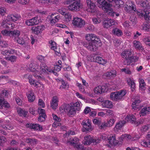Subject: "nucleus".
Segmentation results:
<instances>
[{"instance_id":"9d476101","label":"nucleus","mask_w":150,"mask_h":150,"mask_svg":"<svg viewBox=\"0 0 150 150\" xmlns=\"http://www.w3.org/2000/svg\"><path fill=\"white\" fill-rule=\"evenodd\" d=\"M141 5L144 8L143 11L146 12V14H148V15L145 16V18H150V3H149L148 1H143L141 4Z\"/></svg>"},{"instance_id":"6ab92c4d","label":"nucleus","mask_w":150,"mask_h":150,"mask_svg":"<svg viewBox=\"0 0 150 150\" xmlns=\"http://www.w3.org/2000/svg\"><path fill=\"white\" fill-rule=\"evenodd\" d=\"M150 112V107H145L142 108L139 112L140 116H145Z\"/></svg>"},{"instance_id":"bb28decb","label":"nucleus","mask_w":150,"mask_h":150,"mask_svg":"<svg viewBox=\"0 0 150 150\" xmlns=\"http://www.w3.org/2000/svg\"><path fill=\"white\" fill-rule=\"evenodd\" d=\"M105 86H99L95 88L94 90V91L95 93L96 94H101L105 92Z\"/></svg>"},{"instance_id":"c85d7f7f","label":"nucleus","mask_w":150,"mask_h":150,"mask_svg":"<svg viewBox=\"0 0 150 150\" xmlns=\"http://www.w3.org/2000/svg\"><path fill=\"white\" fill-rule=\"evenodd\" d=\"M116 71L115 70H112L111 72H108L104 74L103 76L107 78H110L115 77L116 75Z\"/></svg>"},{"instance_id":"f257e3e1","label":"nucleus","mask_w":150,"mask_h":150,"mask_svg":"<svg viewBox=\"0 0 150 150\" xmlns=\"http://www.w3.org/2000/svg\"><path fill=\"white\" fill-rule=\"evenodd\" d=\"M124 9L127 12H130V11L133 10L135 12H136L137 14L140 17H143L144 16L145 19L148 21L149 22L150 21V18L148 19V18H145V16L148 15V14H146V12H142L141 10H139V11H136L135 5L131 1H127L125 5Z\"/></svg>"},{"instance_id":"5701e85b","label":"nucleus","mask_w":150,"mask_h":150,"mask_svg":"<svg viewBox=\"0 0 150 150\" xmlns=\"http://www.w3.org/2000/svg\"><path fill=\"white\" fill-rule=\"evenodd\" d=\"M37 18L36 17H34L30 19L27 20L25 21V23L28 26H32L37 24L38 22Z\"/></svg>"},{"instance_id":"de8ad7c7","label":"nucleus","mask_w":150,"mask_h":150,"mask_svg":"<svg viewBox=\"0 0 150 150\" xmlns=\"http://www.w3.org/2000/svg\"><path fill=\"white\" fill-rule=\"evenodd\" d=\"M51 49L54 50L56 55L58 56H59L61 54L60 53V51L59 50H57V49L56 47L53 46L52 47H51Z\"/></svg>"},{"instance_id":"72a5a7b5","label":"nucleus","mask_w":150,"mask_h":150,"mask_svg":"<svg viewBox=\"0 0 150 150\" xmlns=\"http://www.w3.org/2000/svg\"><path fill=\"white\" fill-rule=\"evenodd\" d=\"M96 62L99 64L103 65L106 64V61L102 57L98 56L96 58Z\"/></svg>"},{"instance_id":"f3484780","label":"nucleus","mask_w":150,"mask_h":150,"mask_svg":"<svg viewBox=\"0 0 150 150\" xmlns=\"http://www.w3.org/2000/svg\"><path fill=\"white\" fill-rule=\"evenodd\" d=\"M126 123V121L124 120L119 121L116 124L114 128V131L117 132L119 130H121Z\"/></svg>"},{"instance_id":"0e129e2a","label":"nucleus","mask_w":150,"mask_h":150,"mask_svg":"<svg viewBox=\"0 0 150 150\" xmlns=\"http://www.w3.org/2000/svg\"><path fill=\"white\" fill-rule=\"evenodd\" d=\"M0 45L2 47H6L7 45V42L4 41H0Z\"/></svg>"},{"instance_id":"412c9836","label":"nucleus","mask_w":150,"mask_h":150,"mask_svg":"<svg viewBox=\"0 0 150 150\" xmlns=\"http://www.w3.org/2000/svg\"><path fill=\"white\" fill-rule=\"evenodd\" d=\"M58 98L57 96H54L50 103V106L54 109H56L58 105Z\"/></svg>"},{"instance_id":"ea45409f","label":"nucleus","mask_w":150,"mask_h":150,"mask_svg":"<svg viewBox=\"0 0 150 150\" xmlns=\"http://www.w3.org/2000/svg\"><path fill=\"white\" fill-rule=\"evenodd\" d=\"M112 33L117 36H120L122 34V31L119 29L115 28L113 29L112 31Z\"/></svg>"},{"instance_id":"69168bd1","label":"nucleus","mask_w":150,"mask_h":150,"mask_svg":"<svg viewBox=\"0 0 150 150\" xmlns=\"http://www.w3.org/2000/svg\"><path fill=\"white\" fill-rule=\"evenodd\" d=\"M61 67L58 64L56 65L54 67V70L57 71H59L61 70Z\"/></svg>"},{"instance_id":"39448f33","label":"nucleus","mask_w":150,"mask_h":150,"mask_svg":"<svg viewBox=\"0 0 150 150\" xmlns=\"http://www.w3.org/2000/svg\"><path fill=\"white\" fill-rule=\"evenodd\" d=\"M112 6V5L108 3L105 1L103 5L100 7H101L103 10H105V11H106V12L108 14L112 17H113L114 16V14H115V13L113 11L112 8H110Z\"/></svg>"},{"instance_id":"dca6fc26","label":"nucleus","mask_w":150,"mask_h":150,"mask_svg":"<svg viewBox=\"0 0 150 150\" xmlns=\"http://www.w3.org/2000/svg\"><path fill=\"white\" fill-rule=\"evenodd\" d=\"M81 7V4H77L76 2H74L72 4L68 6V8L69 10L75 11L79 10Z\"/></svg>"},{"instance_id":"3c124183","label":"nucleus","mask_w":150,"mask_h":150,"mask_svg":"<svg viewBox=\"0 0 150 150\" xmlns=\"http://www.w3.org/2000/svg\"><path fill=\"white\" fill-rule=\"evenodd\" d=\"M15 100L17 104L19 105H21L22 104V101L21 99L18 97H16L15 98Z\"/></svg>"},{"instance_id":"bf43d9fd","label":"nucleus","mask_w":150,"mask_h":150,"mask_svg":"<svg viewBox=\"0 0 150 150\" xmlns=\"http://www.w3.org/2000/svg\"><path fill=\"white\" fill-rule=\"evenodd\" d=\"M4 100L3 98L0 97V109H1L3 108Z\"/></svg>"},{"instance_id":"13d9d810","label":"nucleus","mask_w":150,"mask_h":150,"mask_svg":"<svg viewBox=\"0 0 150 150\" xmlns=\"http://www.w3.org/2000/svg\"><path fill=\"white\" fill-rule=\"evenodd\" d=\"M106 114L109 116H113L114 115L113 112L110 110H106Z\"/></svg>"},{"instance_id":"864d4df0","label":"nucleus","mask_w":150,"mask_h":150,"mask_svg":"<svg viewBox=\"0 0 150 150\" xmlns=\"http://www.w3.org/2000/svg\"><path fill=\"white\" fill-rule=\"evenodd\" d=\"M18 2L23 5L27 4L29 3V0H18Z\"/></svg>"},{"instance_id":"680f3d73","label":"nucleus","mask_w":150,"mask_h":150,"mask_svg":"<svg viewBox=\"0 0 150 150\" xmlns=\"http://www.w3.org/2000/svg\"><path fill=\"white\" fill-rule=\"evenodd\" d=\"M115 3L116 4L120 6L124 4V2L121 0H116Z\"/></svg>"},{"instance_id":"20e7f679","label":"nucleus","mask_w":150,"mask_h":150,"mask_svg":"<svg viewBox=\"0 0 150 150\" xmlns=\"http://www.w3.org/2000/svg\"><path fill=\"white\" fill-rule=\"evenodd\" d=\"M125 136L124 135H122L120 138V141H118L116 140L115 135L111 134L110 135L108 138V140L110 144H113L115 145H121L122 143V141L124 139Z\"/></svg>"},{"instance_id":"49530a36","label":"nucleus","mask_w":150,"mask_h":150,"mask_svg":"<svg viewBox=\"0 0 150 150\" xmlns=\"http://www.w3.org/2000/svg\"><path fill=\"white\" fill-rule=\"evenodd\" d=\"M93 27V26L92 25L87 24L86 25L85 29L87 31H90L92 30Z\"/></svg>"},{"instance_id":"6e6552de","label":"nucleus","mask_w":150,"mask_h":150,"mask_svg":"<svg viewBox=\"0 0 150 150\" xmlns=\"http://www.w3.org/2000/svg\"><path fill=\"white\" fill-rule=\"evenodd\" d=\"M64 111L67 113L69 115H74L76 114L77 110L72 105L70 106L67 104H65L63 106Z\"/></svg>"},{"instance_id":"473e14b6","label":"nucleus","mask_w":150,"mask_h":150,"mask_svg":"<svg viewBox=\"0 0 150 150\" xmlns=\"http://www.w3.org/2000/svg\"><path fill=\"white\" fill-rule=\"evenodd\" d=\"M147 141L143 142L142 143V145L145 147H150V134L147 135Z\"/></svg>"},{"instance_id":"e433bc0d","label":"nucleus","mask_w":150,"mask_h":150,"mask_svg":"<svg viewBox=\"0 0 150 150\" xmlns=\"http://www.w3.org/2000/svg\"><path fill=\"white\" fill-rule=\"evenodd\" d=\"M79 139L76 137H75L73 139H70L69 142L71 145H75L79 142Z\"/></svg>"},{"instance_id":"a211bd4d","label":"nucleus","mask_w":150,"mask_h":150,"mask_svg":"<svg viewBox=\"0 0 150 150\" xmlns=\"http://www.w3.org/2000/svg\"><path fill=\"white\" fill-rule=\"evenodd\" d=\"M86 4L88 9L91 10V12H94L96 10V7L95 4L92 2L91 0H86Z\"/></svg>"},{"instance_id":"c9c22d12","label":"nucleus","mask_w":150,"mask_h":150,"mask_svg":"<svg viewBox=\"0 0 150 150\" xmlns=\"http://www.w3.org/2000/svg\"><path fill=\"white\" fill-rule=\"evenodd\" d=\"M26 142L28 143L33 144H36L38 142V140L35 139L31 138H28L26 139Z\"/></svg>"},{"instance_id":"c03bdc74","label":"nucleus","mask_w":150,"mask_h":150,"mask_svg":"<svg viewBox=\"0 0 150 150\" xmlns=\"http://www.w3.org/2000/svg\"><path fill=\"white\" fill-rule=\"evenodd\" d=\"M46 117V115H40L39 117H38V121L41 122H42L44 121L45 120V118Z\"/></svg>"},{"instance_id":"f8f14e48","label":"nucleus","mask_w":150,"mask_h":150,"mask_svg":"<svg viewBox=\"0 0 150 150\" xmlns=\"http://www.w3.org/2000/svg\"><path fill=\"white\" fill-rule=\"evenodd\" d=\"M81 124L83 125V128L82 129L83 132L90 131L92 130L93 128L91 125L89 120L86 121L83 120Z\"/></svg>"},{"instance_id":"a18cd8bd","label":"nucleus","mask_w":150,"mask_h":150,"mask_svg":"<svg viewBox=\"0 0 150 150\" xmlns=\"http://www.w3.org/2000/svg\"><path fill=\"white\" fill-rule=\"evenodd\" d=\"M107 125V123L101 122L100 123V124H99L98 126V127L100 129H103L105 128L106 127H108Z\"/></svg>"},{"instance_id":"79ce46f5","label":"nucleus","mask_w":150,"mask_h":150,"mask_svg":"<svg viewBox=\"0 0 150 150\" xmlns=\"http://www.w3.org/2000/svg\"><path fill=\"white\" fill-rule=\"evenodd\" d=\"M76 109L77 111L79 110L81 108L80 104L79 102H77L76 103H74L72 105Z\"/></svg>"},{"instance_id":"a878e982","label":"nucleus","mask_w":150,"mask_h":150,"mask_svg":"<svg viewBox=\"0 0 150 150\" xmlns=\"http://www.w3.org/2000/svg\"><path fill=\"white\" fill-rule=\"evenodd\" d=\"M52 116L54 120H55V122L52 124V126L54 127H57V126L61 125L60 122L61 120L60 118L58 117L56 115L52 114Z\"/></svg>"},{"instance_id":"cd10ccee","label":"nucleus","mask_w":150,"mask_h":150,"mask_svg":"<svg viewBox=\"0 0 150 150\" xmlns=\"http://www.w3.org/2000/svg\"><path fill=\"white\" fill-rule=\"evenodd\" d=\"M102 105L103 107L109 108H111L113 106L112 102L109 100L104 101L102 103Z\"/></svg>"},{"instance_id":"37998d69","label":"nucleus","mask_w":150,"mask_h":150,"mask_svg":"<svg viewBox=\"0 0 150 150\" xmlns=\"http://www.w3.org/2000/svg\"><path fill=\"white\" fill-rule=\"evenodd\" d=\"M16 57L15 56H11L9 57H7L6 58V59L10 61L11 62H14L16 61Z\"/></svg>"},{"instance_id":"2f4dec72","label":"nucleus","mask_w":150,"mask_h":150,"mask_svg":"<svg viewBox=\"0 0 150 150\" xmlns=\"http://www.w3.org/2000/svg\"><path fill=\"white\" fill-rule=\"evenodd\" d=\"M17 112L18 114L21 116L26 117L27 116L28 112L23 109L19 108L18 109Z\"/></svg>"},{"instance_id":"c756f323","label":"nucleus","mask_w":150,"mask_h":150,"mask_svg":"<svg viewBox=\"0 0 150 150\" xmlns=\"http://www.w3.org/2000/svg\"><path fill=\"white\" fill-rule=\"evenodd\" d=\"M27 96L28 101L29 102H33L34 100L35 96H34L32 91L29 92V93L27 94Z\"/></svg>"},{"instance_id":"0eeeda50","label":"nucleus","mask_w":150,"mask_h":150,"mask_svg":"<svg viewBox=\"0 0 150 150\" xmlns=\"http://www.w3.org/2000/svg\"><path fill=\"white\" fill-rule=\"evenodd\" d=\"M86 39L88 41L91 40L90 42H93L97 44H101V41L99 38L93 34H88L86 35L85 36Z\"/></svg>"},{"instance_id":"2eb2a0df","label":"nucleus","mask_w":150,"mask_h":150,"mask_svg":"<svg viewBox=\"0 0 150 150\" xmlns=\"http://www.w3.org/2000/svg\"><path fill=\"white\" fill-rule=\"evenodd\" d=\"M45 27L43 25H38L32 28V30L33 32L35 34H38L41 32L45 29Z\"/></svg>"},{"instance_id":"4d7b16f0","label":"nucleus","mask_w":150,"mask_h":150,"mask_svg":"<svg viewBox=\"0 0 150 150\" xmlns=\"http://www.w3.org/2000/svg\"><path fill=\"white\" fill-rule=\"evenodd\" d=\"M93 121L94 124L98 125V126L99 125V124H100V123L101 122L100 120L97 118L94 119L93 120Z\"/></svg>"},{"instance_id":"a19ab883","label":"nucleus","mask_w":150,"mask_h":150,"mask_svg":"<svg viewBox=\"0 0 150 150\" xmlns=\"http://www.w3.org/2000/svg\"><path fill=\"white\" fill-rule=\"evenodd\" d=\"M13 39L15 41L17 42L18 44L20 45H23L25 43L24 41L22 38L18 37V38H14Z\"/></svg>"},{"instance_id":"6e6d98bb","label":"nucleus","mask_w":150,"mask_h":150,"mask_svg":"<svg viewBox=\"0 0 150 150\" xmlns=\"http://www.w3.org/2000/svg\"><path fill=\"white\" fill-rule=\"evenodd\" d=\"M6 8L4 7H1L0 8V13L2 16H4L6 11Z\"/></svg>"},{"instance_id":"9b49d317","label":"nucleus","mask_w":150,"mask_h":150,"mask_svg":"<svg viewBox=\"0 0 150 150\" xmlns=\"http://www.w3.org/2000/svg\"><path fill=\"white\" fill-rule=\"evenodd\" d=\"M84 140L85 141V144L89 145L93 143L94 145H96L99 143L100 142V140L98 138L94 139L91 137L90 136L84 137Z\"/></svg>"},{"instance_id":"8fccbe9b","label":"nucleus","mask_w":150,"mask_h":150,"mask_svg":"<svg viewBox=\"0 0 150 150\" xmlns=\"http://www.w3.org/2000/svg\"><path fill=\"white\" fill-rule=\"evenodd\" d=\"M115 122V120L114 119H110L109 120L107 121V123L108 127L111 126L113 125Z\"/></svg>"},{"instance_id":"ddd939ff","label":"nucleus","mask_w":150,"mask_h":150,"mask_svg":"<svg viewBox=\"0 0 150 150\" xmlns=\"http://www.w3.org/2000/svg\"><path fill=\"white\" fill-rule=\"evenodd\" d=\"M127 120L130 122L134 124L136 126H137L142 123V121H137L135 116L134 115H129L127 117Z\"/></svg>"},{"instance_id":"603ef678","label":"nucleus","mask_w":150,"mask_h":150,"mask_svg":"<svg viewBox=\"0 0 150 150\" xmlns=\"http://www.w3.org/2000/svg\"><path fill=\"white\" fill-rule=\"evenodd\" d=\"M14 17L15 16L14 15H11L8 16H7V19L9 21H16V20L14 18Z\"/></svg>"},{"instance_id":"7c9ffc66","label":"nucleus","mask_w":150,"mask_h":150,"mask_svg":"<svg viewBox=\"0 0 150 150\" xmlns=\"http://www.w3.org/2000/svg\"><path fill=\"white\" fill-rule=\"evenodd\" d=\"M134 47L137 49L142 50L144 49L141 44L139 41L135 40L133 42Z\"/></svg>"},{"instance_id":"7ed1b4c3","label":"nucleus","mask_w":150,"mask_h":150,"mask_svg":"<svg viewBox=\"0 0 150 150\" xmlns=\"http://www.w3.org/2000/svg\"><path fill=\"white\" fill-rule=\"evenodd\" d=\"M126 93V91L125 90L112 92L110 94V98L112 100L115 101L121 100Z\"/></svg>"},{"instance_id":"aec40b11","label":"nucleus","mask_w":150,"mask_h":150,"mask_svg":"<svg viewBox=\"0 0 150 150\" xmlns=\"http://www.w3.org/2000/svg\"><path fill=\"white\" fill-rule=\"evenodd\" d=\"M60 19L59 16L57 15V13L52 14L50 18V23L52 24H54L58 22Z\"/></svg>"},{"instance_id":"4be33fe9","label":"nucleus","mask_w":150,"mask_h":150,"mask_svg":"<svg viewBox=\"0 0 150 150\" xmlns=\"http://www.w3.org/2000/svg\"><path fill=\"white\" fill-rule=\"evenodd\" d=\"M20 32L18 30L9 31L8 36L14 38H18L20 35Z\"/></svg>"},{"instance_id":"f704fd0d","label":"nucleus","mask_w":150,"mask_h":150,"mask_svg":"<svg viewBox=\"0 0 150 150\" xmlns=\"http://www.w3.org/2000/svg\"><path fill=\"white\" fill-rule=\"evenodd\" d=\"M127 82L130 86L132 91H133L135 89V84L134 81L132 80L131 78H129L127 80Z\"/></svg>"},{"instance_id":"393cba45","label":"nucleus","mask_w":150,"mask_h":150,"mask_svg":"<svg viewBox=\"0 0 150 150\" xmlns=\"http://www.w3.org/2000/svg\"><path fill=\"white\" fill-rule=\"evenodd\" d=\"M30 71L33 73V76L36 78L38 79V80H44L45 78L44 77H41V76L39 75V71L37 70L35 68H33V69H31L30 70Z\"/></svg>"},{"instance_id":"58836bf2","label":"nucleus","mask_w":150,"mask_h":150,"mask_svg":"<svg viewBox=\"0 0 150 150\" xmlns=\"http://www.w3.org/2000/svg\"><path fill=\"white\" fill-rule=\"evenodd\" d=\"M129 20L130 22L133 25H134L137 22V18L135 16L133 15L130 17Z\"/></svg>"},{"instance_id":"4c0bfd02","label":"nucleus","mask_w":150,"mask_h":150,"mask_svg":"<svg viewBox=\"0 0 150 150\" xmlns=\"http://www.w3.org/2000/svg\"><path fill=\"white\" fill-rule=\"evenodd\" d=\"M47 66L46 64L44 63H41L40 65V69L42 73L46 74L47 72L46 71V69Z\"/></svg>"},{"instance_id":"423d86ee","label":"nucleus","mask_w":150,"mask_h":150,"mask_svg":"<svg viewBox=\"0 0 150 150\" xmlns=\"http://www.w3.org/2000/svg\"><path fill=\"white\" fill-rule=\"evenodd\" d=\"M100 45V44H96L89 42H84L83 43V46L88 50L93 52L96 51L98 46Z\"/></svg>"},{"instance_id":"774afa93","label":"nucleus","mask_w":150,"mask_h":150,"mask_svg":"<svg viewBox=\"0 0 150 150\" xmlns=\"http://www.w3.org/2000/svg\"><path fill=\"white\" fill-rule=\"evenodd\" d=\"M93 23L95 24L99 23L100 22V20L99 19L96 18H93L92 19Z\"/></svg>"},{"instance_id":"5fc2aeb1","label":"nucleus","mask_w":150,"mask_h":150,"mask_svg":"<svg viewBox=\"0 0 150 150\" xmlns=\"http://www.w3.org/2000/svg\"><path fill=\"white\" fill-rule=\"evenodd\" d=\"M134 37L133 38L134 39H136L138 37L141 35V33H139L138 31H137L136 32L134 33Z\"/></svg>"},{"instance_id":"e2e57ef3","label":"nucleus","mask_w":150,"mask_h":150,"mask_svg":"<svg viewBox=\"0 0 150 150\" xmlns=\"http://www.w3.org/2000/svg\"><path fill=\"white\" fill-rule=\"evenodd\" d=\"M144 41L146 44L150 46V38H144Z\"/></svg>"},{"instance_id":"09e8293b","label":"nucleus","mask_w":150,"mask_h":150,"mask_svg":"<svg viewBox=\"0 0 150 150\" xmlns=\"http://www.w3.org/2000/svg\"><path fill=\"white\" fill-rule=\"evenodd\" d=\"M64 15L67 21H69L71 19V16L70 13H66Z\"/></svg>"},{"instance_id":"338daca9","label":"nucleus","mask_w":150,"mask_h":150,"mask_svg":"<svg viewBox=\"0 0 150 150\" xmlns=\"http://www.w3.org/2000/svg\"><path fill=\"white\" fill-rule=\"evenodd\" d=\"M1 53L4 55H8V51L7 50H3L1 51Z\"/></svg>"},{"instance_id":"052dcab7","label":"nucleus","mask_w":150,"mask_h":150,"mask_svg":"<svg viewBox=\"0 0 150 150\" xmlns=\"http://www.w3.org/2000/svg\"><path fill=\"white\" fill-rule=\"evenodd\" d=\"M38 112L39 113L40 115H45L44 110L41 108H39L38 109Z\"/></svg>"},{"instance_id":"4468645a","label":"nucleus","mask_w":150,"mask_h":150,"mask_svg":"<svg viewBox=\"0 0 150 150\" xmlns=\"http://www.w3.org/2000/svg\"><path fill=\"white\" fill-rule=\"evenodd\" d=\"M115 23V22L114 20L108 18L104 21L103 22V25L104 28H108L111 26L114 25Z\"/></svg>"},{"instance_id":"1a4fd4ad","label":"nucleus","mask_w":150,"mask_h":150,"mask_svg":"<svg viewBox=\"0 0 150 150\" xmlns=\"http://www.w3.org/2000/svg\"><path fill=\"white\" fill-rule=\"evenodd\" d=\"M72 24L75 27L79 28H83L85 25L84 21L81 18L78 17L74 18Z\"/></svg>"},{"instance_id":"b1692460","label":"nucleus","mask_w":150,"mask_h":150,"mask_svg":"<svg viewBox=\"0 0 150 150\" xmlns=\"http://www.w3.org/2000/svg\"><path fill=\"white\" fill-rule=\"evenodd\" d=\"M26 126L27 127H30L31 129H33L34 130H39L40 131H41L42 129V126L38 124H27Z\"/></svg>"},{"instance_id":"f03ea898","label":"nucleus","mask_w":150,"mask_h":150,"mask_svg":"<svg viewBox=\"0 0 150 150\" xmlns=\"http://www.w3.org/2000/svg\"><path fill=\"white\" fill-rule=\"evenodd\" d=\"M122 57L125 59L124 64L125 65H128L133 62H137L139 57L137 56H132V52L129 50H125L121 54Z\"/></svg>"}]
</instances>
